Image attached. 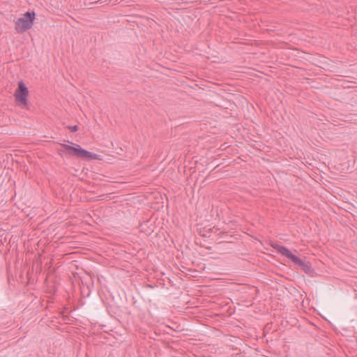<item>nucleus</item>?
Segmentation results:
<instances>
[{
  "label": "nucleus",
  "mask_w": 357,
  "mask_h": 357,
  "mask_svg": "<svg viewBox=\"0 0 357 357\" xmlns=\"http://www.w3.org/2000/svg\"><path fill=\"white\" fill-rule=\"evenodd\" d=\"M218 230H219V229H218V228H216L215 227H212V228L208 229L206 231V232H207L208 234H210V233H212V232H216V231H218Z\"/></svg>",
  "instance_id": "obj_7"
},
{
  "label": "nucleus",
  "mask_w": 357,
  "mask_h": 357,
  "mask_svg": "<svg viewBox=\"0 0 357 357\" xmlns=\"http://www.w3.org/2000/svg\"><path fill=\"white\" fill-rule=\"evenodd\" d=\"M67 128L72 132H77L78 130V126H69Z\"/></svg>",
  "instance_id": "obj_6"
},
{
  "label": "nucleus",
  "mask_w": 357,
  "mask_h": 357,
  "mask_svg": "<svg viewBox=\"0 0 357 357\" xmlns=\"http://www.w3.org/2000/svg\"><path fill=\"white\" fill-rule=\"evenodd\" d=\"M271 246L278 253L290 259L294 264L299 266L305 272V273L311 277L314 276L315 271L314 269L312 267V264L310 261L305 262L301 258L292 254V252L287 247L284 245L278 243H274L272 244Z\"/></svg>",
  "instance_id": "obj_1"
},
{
  "label": "nucleus",
  "mask_w": 357,
  "mask_h": 357,
  "mask_svg": "<svg viewBox=\"0 0 357 357\" xmlns=\"http://www.w3.org/2000/svg\"><path fill=\"white\" fill-rule=\"evenodd\" d=\"M61 146L64 149V151H66L70 156L75 155L77 158L87 159L89 160L99 159L98 155L81 148L78 144H75V146H73L66 144H61Z\"/></svg>",
  "instance_id": "obj_2"
},
{
  "label": "nucleus",
  "mask_w": 357,
  "mask_h": 357,
  "mask_svg": "<svg viewBox=\"0 0 357 357\" xmlns=\"http://www.w3.org/2000/svg\"><path fill=\"white\" fill-rule=\"evenodd\" d=\"M218 235L220 238H225V241L219 242L218 243V245H221L232 243L231 241L229 240V238H231V236H229L227 232H220Z\"/></svg>",
  "instance_id": "obj_5"
},
{
  "label": "nucleus",
  "mask_w": 357,
  "mask_h": 357,
  "mask_svg": "<svg viewBox=\"0 0 357 357\" xmlns=\"http://www.w3.org/2000/svg\"><path fill=\"white\" fill-rule=\"evenodd\" d=\"M28 88L26 86L23 81H20L17 84V88L14 93L16 104L23 108L26 107L28 105Z\"/></svg>",
  "instance_id": "obj_4"
},
{
  "label": "nucleus",
  "mask_w": 357,
  "mask_h": 357,
  "mask_svg": "<svg viewBox=\"0 0 357 357\" xmlns=\"http://www.w3.org/2000/svg\"><path fill=\"white\" fill-rule=\"evenodd\" d=\"M36 18L34 11H27L15 22V29L18 33H23L31 29Z\"/></svg>",
  "instance_id": "obj_3"
}]
</instances>
